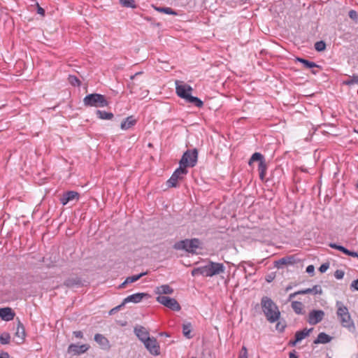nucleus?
<instances>
[{
  "label": "nucleus",
  "mask_w": 358,
  "mask_h": 358,
  "mask_svg": "<svg viewBox=\"0 0 358 358\" xmlns=\"http://www.w3.org/2000/svg\"><path fill=\"white\" fill-rule=\"evenodd\" d=\"M15 337L17 338V343H23L25 338V331L22 324H19L16 329Z\"/></svg>",
  "instance_id": "5701e85b"
},
{
  "label": "nucleus",
  "mask_w": 358,
  "mask_h": 358,
  "mask_svg": "<svg viewBox=\"0 0 358 358\" xmlns=\"http://www.w3.org/2000/svg\"><path fill=\"white\" fill-rule=\"evenodd\" d=\"M351 287L354 288L355 290H358V280H355L352 282Z\"/></svg>",
  "instance_id": "37998d69"
},
{
  "label": "nucleus",
  "mask_w": 358,
  "mask_h": 358,
  "mask_svg": "<svg viewBox=\"0 0 358 358\" xmlns=\"http://www.w3.org/2000/svg\"><path fill=\"white\" fill-rule=\"evenodd\" d=\"M94 340L102 348H107L109 345L108 339L101 334H96L94 336Z\"/></svg>",
  "instance_id": "a878e982"
},
{
  "label": "nucleus",
  "mask_w": 358,
  "mask_h": 358,
  "mask_svg": "<svg viewBox=\"0 0 358 358\" xmlns=\"http://www.w3.org/2000/svg\"><path fill=\"white\" fill-rule=\"evenodd\" d=\"M145 274H146L145 273H141L138 275H135L127 278L126 280H124V282H122L120 285L119 288H120V289L124 288L127 284L132 283V282L137 281L138 280H139L141 277H143Z\"/></svg>",
  "instance_id": "393cba45"
},
{
  "label": "nucleus",
  "mask_w": 358,
  "mask_h": 358,
  "mask_svg": "<svg viewBox=\"0 0 358 358\" xmlns=\"http://www.w3.org/2000/svg\"><path fill=\"white\" fill-rule=\"evenodd\" d=\"M197 161V151L187 150L180 159V166L186 169L187 166H194Z\"/></svg>",
  "instance_id": "6e6552de"
},
{
  "label": "nucleus",
  "mask_w": 358,
  "mask_h": 358,
  "mask_svg": "<svg viewBox=\"0 0 358 358\" xmlns=\"http://www.w3.org/2000/svg\"><path fill=\"white\" fill-rule=\"evenodd\" d=\"M315 268L313 265H309L306 268V272L308 273H313Z\"/></svg>",
  "instance_id": "79ce46f5"
},
{
  "label": "nucleus",
  "mask_w": 358,
  "mask_h": 358,
  "mask_svg": "<svg viewBox=\"0 0 358 358\" xmlns=\"http://www.w3.org/2000/svg\"><path fill=\"white\" fill-rule=\"evenodd\" d=\"M238 358H248V350L245 346L242 347L240 351Z\"/></svg>",
  "instance_id": "e433bc0d"
},
{
  "label": "nucleus",
  "mask_w": 358,
  "mask_h": 358,
  "mask_svg": "<svg viewBox=\"0 0 358 358\" xmlns=\"http://www.w3.org/2000/svg\"><path fill=\"white\" fill-rule=\"evenodd\" d=\"M137 122V120L132 115L124 119L120 125L121 129L126 131L133 127Z\"/></svg>",
  "instance_id": "a211bd4d"
},
{
  "label": "nucleus",
  "mask_w": 358,
  "mask_h": 358,
  "mask_svg": "<svg viewBox=\"0 0 358 358\" xmlns=\"http://www.w3.org/2000/svg\"><path fill=\"white\" fill-rule=\"evenodd\" d=\"M322 292V288L320 285H315L312 288H308L302 290H299L294 293L290 294L289 295L288 300L291 301L294 299L295 296L299 294H321Z\"/></svg>",
  "instance_id": "f8f14e48"
},
{
  "label": "nucleus",
  "mask_w": 358,
  "mask_h": 358,
  "mask_svg": "<svg viewBox=\"0 0 358 358\" xmlns=\"http://www.w3.org/2000/svg\"><path fill=\"white\" fill-rule=\"evenodd\" d=\"M291 307L296 314L303 315L305 314L304 305L301 301L291 300Z\"/></svg>",
  "instance_id": "412c9836"
},
{
  "label": "nucleus",
  "mask_w": 358,
  "mask_h": 358,
  "mask_svg": "<svg viewBox=\"0 0 358 358\" xmlns=\"http://www.w3.org/2000/svg\"><path fill=\"white\" fill-rule=\"evenodd\" d=\"M329 247H331V248L340 250L342 252H343L344 254H345L346 255H349V256H352V257H358L357 252L350 251L348 249L345 248L344 247H343L341 245H338L336 243H330Z\"/></svg>",
  "instance_id": "b1692460"
},
{
  "label": "nucleus",
  "mask_w": 358,
  "mask_h": 358,
  "mask_svg": "<svg viewBox=\"0 0 358 358\" xmlns=\"http://www.w3.org/2000/svg\"><path fill=\"white\" fill-rule=\"evenodd\" d=\"M150 297V296L147 293H136L126 297L123 300L122 306H124L127 303H138L142 301L143 299H148Z\"/></svg>",
  "instance_id": "ddd939ff"
},
{
  "label": "nucleus",
  "mask_w": 358,
  "mask_h": 358,
  "mask_svg": "<svg viewBox=\"0 0 358 358\" xmlns=\"http://www.w3.org/2000/svg\"><path fill=\"white\" fill-rule=\"evenodd\" d=\"M329 358H331V357H329Z\"/></svg>",
  "instance_id": "8fccbe9b"
},
{
  "label": "nucleus",
  "mask_w": 358,
  "mask_h": 358,
  "mask_svg": "<svg viewBox=\"0 0 358 358\" xmlns=\"http://www.w3.org/2000/svg\"><path fill=\"white\" fill-rule=\"evenodd\" d=\"M331 341L329 336L324 333H320L317 339L315 341V343H327Z\"/></svg>",
  "instance_id": "bb28decb"
},
{
  "label": "nucleus",
  "mask_w": 358,
  "mask_h": 358,
  "mask_svg": "<svg viewBox=\"0 0 358 358\" xmlns=\"http://www.w3.org/2000/svg\"><path fill=\"white\" fill-rule=\"evenodd\" d=\"M334 276L337 279H342L344 276V272L341 270H337L334 273Z\"/></svg>",
  "instance_id": "4c0bfd02"
},
{
  "label": "nucleus",
  "mask_w": 358,
  "mask_h": 358,
  "mask_svg": "<svg viewBox=\"0 0 358 358\" xmlns=\"http://www.w3.org/2000/svg\"><path fill=\"white\" fill-rule=\"evenodd\" d=\"M201 248V242L197 238L186 239L175 244L176 249L185 250L187 252L192 253L196 252L197 250Z\"/></svg>",
  "instance_id": "39448f33"
},
{
  "label": "nucleus",
  "mask_w": 358,
  "mask_h": 358,
  "mask_svg": "<svg viewBox=\"0 0 358 358\" xmlns=\"http://www.w3.org/2000/svg\"><path fill=\"white\" fill-rule=\"evenodd\" d=\"M225 268L221 263L210 262L204 266L194 268L192 275L196 276L201 275L205 277H212L224 272Z\"/></svg>",
  "instance_id": "f257e3e1"
},
{
  "label": "nucleus",
  "mask_w": 358,
  "mask_h": 358,
  "mask_svg": "<svg viewBox=\"0 0 358 358\" xmlns=\"http://www.w3.org/2000/svg\"><path fill=\"white\" fill-rule=\"evenodd\" d=\"M326 44L323 41H318L315 44V48L317 51H322L325 49Z\"/></svg>",
  "instance_id": "c9c22d12"
},
{
  "label": "nucleus",
  "mask_w": 358,
  "mask_h": 358,
  "mask_svg": "<svg viewBox=\"0 0 358 358\" xmlns=\"http://www.w3.org/2000/svg\"><path fill=\"white\" fill-rule=\"evenodd\" d=\"M289 358H298L295 352H292L289 353Z\"/></svg>",
  "instance_id": "de8ad7c7"
},
{
  "label": "nucleus",
  "mask_w": 358,
  "mask_h": 358,
  "mask_svg": "<svg viewBox=\"0 0 358 358\" xmlns=\"http://www.w3.org/2000/svg\"><path fill=\"white\" fill-rule=\"evenodd\" d=\"M156 300L172 310L178 311L180 310V306L175 299L169 296H157Z\"/></svg>",
  "instance_id": "1a4fd4ad"
},
{
  "label": "nucleus",
  "mask_w": 358,
  "mask_h": 358,
  "mask_svg": "<svg viewBox=\"0 0 358 358\" xmlns=\"http://www.w3.org/2000/svg\"><path fill=\"white\" fill-rule=\"evenodd\" d=\"M266 280H267L268 282H271V278H267V279H266Z\"/></svg>",
  "instance_id": "09e8293b"
},
{
  "label": "nucleus",
  "mask_w": 358,
  "mask_h": 358,
  "mask_svg": "<svg viewBox=\"0 0 358 358\" xmlns=\"http://www.w3.org/2000/svg\"><path fill=\"white\" fill-rule=\"evenodd\" d=\"M154 8L157 10L158 12H160V13H166V14H168V15H177V13L176 11H174L173 9H171V8H169V7H157V6H154Z\"/></svg>",
  "instance_id": "cd10ccee"
},
{
  "label": "nucleus",
  "mask_w": 358,
  "mask_h": 358,
  "mask_svg": "<svg viewBox=\"0 0 358 358\" xmlns=\"http://www.w3.org/2000/svg\"><path fill=\"white\" fill-rule=\"evenodd\" d=\"M289 260L287 258H282L275 262V266L278 268H280L281 266L287 264L289 263Z\"/></svg>",
  "instance_id": "f704fd0d"
},
{
  "label": "nucleus",
  "mask_w": 358,
  "mask_h": 358,
  "mask_svg": "<svg viewBox=\"0 0 358 358\" xmlns=\"http://www.w3.org/2000/svg\"><path fill=\"white\" fill-rule=\"evenodd\" d=\"M261 304L263 312L270 322H275L279 319L280 313L278 308L270 298L264 296Z\"/></svg>",
  "instance_id": "7ed1b4c3"
},
{
  "label": "nucleus",
  "mask_w": 358,
  "mask_h": 358,
  "mask_svg": "<svg viewBox=\"0 0 358 358\" xmlns=\"http://www.w3.org/2000/svg\"><path fill=\"white\" fill-rule=\"evenodd\" d=\"M83 103L86 106L96 108L106 107L108 105L105 96L99 94H91L86 96L83 99Z\"/></svg>",
  "instance_id": "20e7f679"
},
{
  "label": "nucleus",
  "mask_w": 358,
  "mask_h": 358,
  "mask_svg": "<svg viewBox=\"0 0 358 358\" xmlns=\"http://www.w3.org/2000/svg\"><path fill=\"white\" fill-rule=\"evenodd\" d=\"M134 333L143 343L150 338V334L148 331V330L145 327L141 326L135 327Z\"/></svg>",
  "instance_id": "dca6fc26"
},
{
  "label": "nucleus",
  "mask_w": 358,
  "mask_h": 358,
  "mask_svg": "<svg viewBox=\"0 0 358 358\" xmlns=\"http://www.w3.org/2000/svg\"><path fill=\"white\" fill-rule=\"evenodd\" d=\"M175 83L176 94L178 96L189 103H194L199 108L203 106V103L202 101L197 97L191 95L192 87L190 85L179 80H176Z\"/></svg>",
  "instance_id": "f03ea898"
},
{
  "label": "nucleus",
  "mask_w": 358,
  "mask_h": 358,
  "mask_svg": "<svg viewBox=\"0 0 358 358\" xmlns=\"http://www.w3.org/2000/svg\"><path fill=\"white\" fill-rule=\"evenodd\" d=\"M96 115L99 118L102 120H111L113 117V114L102 110H97Z\"/></svg>",
  "instance_id": "c85d7f7f"
},
{
  "label": "nucleus",
  "mask_w": 358,
  "mask_h": 358,
  "mask_svg": "<svg viewBox=\"0 0 358 358\" xmlns=\"http://www.w3.org/2000/svg\"><path fill=\"white\" fill-rule=\"evenodd\" d=\"M70 79H71V83L73 84H74V85H76V84L79 85V80L76 78L71 77Z\"/></svg>",
  "instance_id": "a18cd8bd"
},
{
  "label": "nucleus",
  "mask_w": 358,
  "mask_h": 358,
  "mask_svg": "<svg viewBox=\"0 0 358 358\" xmlns=\"http://www.w3.org/2000/svg\"><path fill=\"white\" fill-rule=\"evenodd\" d=\"M120 4L127 8H135L136 5L134 0H119Z\"/></svg>",
  "instance_id": "7c9ffc66"
},
{
  "label": "nucleus",
  "mask_w": 358,
  "mask_h": 358,
  "mask_svg": "<svg viewBox=\"0 0 358 358\" xmlns=\"http://www.w3.org/2000/svg\"><path fill=\"white\" fill-rule=\"evenodd\" d=\"M90 348L89 345L87 344H83V345H76V344H71L69 346L68 348V352L73 354L74 355H80L85 352L88 350Z\"/></svg>",
  "instance_id": "2eb2a0df"
},
{
  "label": "nucleus",
  "mask_w": 358,
  "mask_h": 358,
  "mask_svg": "<svg viewBox=\"0 0 358 358\" xmlns=\"http://www.w3.org/2000/svg\"><path fill=\"white\" fill-rule=\"evenodd\" d=\"M255 162H259L258 171L259 173V178L263 180L266 176L267 170V166L263 155L259 152L254 153L249 161V165L252 166Z\"/></svg>",
  "instance_id": "0eeeda50"
},
{
  "label": "nucleus",
  "mask_w": 358,
  "mask_h": 358,
  "mask_svg": "<svg viewBox=\"0 0 358 358\" xmlns=\"http://www.w3.org/2000/svg\"><path fill=\"white\" fill-rule=\"evenodd\" d=\"M73 335L78 338H82L83 337V332L80 331H74Z\"/></svg>",
  "instance_id": "a19ab883"
},
{
  "label": "nucleus",
  "mask_w": 358,
  "mask_h": 358,
  "mask_svg": "<svg viewBox=\"0 0 358 358\" xmlns=\"http://www.w3.org/2000/svg\"><path fill=\"white\" fill-rule=\"evenodd\" d=\"M187 173L186 169L180 166L167 181V185L172 187H176L178 180H180Z\"/></svg>",
  "instance_id": "9d476101"
},
{
  "label": "nucleus",
  "mask_w": 358,
  "mask_h": 358,
  "mask_svg": "<svg viewBox=\"0 0 358 358\" xmlns=\"http://www.w3.org/2000/svg\"><path fill=\"white\" fill-rule=\"evenodd\" d=\"M14 313L10 308H0V317L6 321L12 320L14 317Z\"/></svg>",
  "instance_id": "aec40b11"
},
{
  "label": "nucleus",
  "mask_w": 358,
  "mask_h": 358,
  "mask_svg": "<svg viewBox=\"0 0 358 358\" xmlns=\"http://www.w3.org/2000/svg\"><path fill=\"white\" fill-rule=\"evenodd\" d=\"M122 306H122V304L120 305V306H116L115 308H113L110 310V313L112 314L113 313H115V311L120 310Z\"/></svg>",
  "instance_id": "49530a36"
},
{
  "label": "nucleus",
  "mask_w": 358,
  "mask_h": 358,
  "mask_svg": "<svg viewBox=\"0 0 358 358\" xmlns=\"http://www.w3.org/2000/svg\"><path fill=\"white\" fill-rule=\"evenodd\" d=\"M349 16L351 19L355 20L357 17V13L355 10H350L349 13Z\"/></svg>",
  "instance_id": "ea45409f"
},
{
  "label": "nucleus",
  "mask_w": 358,
  "mask_h": 358,
  "mask_svg": "<svg viewBox=\"0 0 358 358\" xmlns=\"http://www.w3.org/2000/svg\"><path fill=\"white\" fill-rule=\"evenodd\" d=\"M148 351L154 356L160 355V346L155 337H150L143 343Z\"/></svg>",
  "instance_id": "9b49d317"
},
{
  "label": "nucleus",
  "mask_w": 358,
  "mask_h": 358,
  "mask_svg": "<svg viewBox=\"0 0 358 358\" xmlns=\"http://www.w3.org/2000/svg\"><path fill=\"white\" fill-rule=\"evenodd\" d=\"M324 316V313L321 310H314L310 312L308 321L310 324H316L321 322Z\"/></svg>",
  "instance_id": "4468645a"
},
{
  "label": "nucleus",
  "mask_w": 358,
  "mask_h": 358,
  "mask_svg": "<svg viewBox=\"0 0 358 358\" xmlns=\"http://www.w3.org/2000/svg\"><path fill=\"white\" fill-rule=\"evenodd\" d=\"M154 292L157 296H164V294H172L173 293V289L169 285H162L157 287Z\"/></svg>",
  "instance_id": "f3484780"
},
{
  "label": "nucleus",
  "mask_w": 358,
  "mask_h": 358,
  "mask_svg": "<svg viewBox=\"0 0 358 358\" xmlns=\"http://www.w3.org/2000/svg\"><path fill=\"white\" fill-rule=\"evenodd\" d=\"M78 199V194L74 191H69L62 195L60 199L61 203L64 206L73 199Z\"/></svg>",
  "instance_id": "6ab92c4d"
},
{
  "label": "nucleus",
  "mask_w": 358,
  "mask_h": 358,
  "mask_svg": "<svg viewBox=\"0 0 358 358\" xmlns=\"http://www.w3.org/2000/svg\"><path fill=\"white\" fill-rule=\"evenodd\" d=\"M313 329H305L302 331H297L295 334V341H293L292 343V345H295L296 343L300 342L303 339H304L306 336H308L310 333L311 332Z\"/></svg>",
  "instance_id": "4be33fe9"
},
{
  "label": "nucleus",
  "mask_w": 358,
  "mask_h": 358,
  "mask_svg": "<svg viewBox=\"0 0 358 358\" xmlns=\"http://www.w3.org/2000/svg\"><path fill=\"white\" fill-rule=\"evenodd\" d=\"M10 336L8 333H3L0 336V342L2 344H8L10 342Z\"/></svg>",
  "instance_id": "72a5a7b5"
},
{
  "label": "nucleus",
  "mask_w": 358,
  "mask_h": 358,
  "mask_svg": "<svg viewBox=\"0 0 358 358\" xmlns=\"http://www.w3.org/2000/svg\"><path fill=\"white\" fill-rule=\"evenodd\" d=\"M297 60L299 62H301L304 65V66L307 69H311V68L317 66V65L314 62H309L304 59L297 58Z\"/></svg>",
  "instance_id": "473e14b6"
},
{
  "label": "nucleus",
  "mask_w": 358,
  "mask_h": 358,
  "mask_svg": "<svg viewBox=\"0 0 358 358\" xmlns=\"http://www.w3.org/2000/svg\"><path fill=\"white\" fill-rule=\"evenodd\" d=\"M337 315L340 319L343 326L350 328L352 326V322L348 308L340 301L336 303Z\"/></svg>",
  "instance_id": "423d86ee"
},
{
  "label": "nucleus",
  "mask_w": 358,
  "mask_h": 358,
  "mask_svg": "<svg viewBox=\"0 0 358 358\" xmlns=\"http://www.w3.org/2000/svg\"><path fill=\"white\" fill-rule=\"evenodd\" d=\"M329 268V264H323L320 266L319 270L321 273H324L327 271V270Z\"/></svg>",
  "instance_id": "58836bf2"
},
{
  "label": "nucleus",
  "mask_w": 358,
  "mask_h": 358,
  "mask_svg": "<svg viewBox=\"0 0 358 358\" xmlns=\"http://www.w3.org/2000/svg\"><path fill=\"white\" fill-rule=\"evenodd\" d=\"M38 13L41 15H44V14H45L44 9L42 8L41 7H40L38 5Z\"/></svg>",
  "instance_id": "c03bdc74"
},
{
  "label": "nucleus",
  "mask_w": 358,
  "mask_h": 358,
  "mask_svg": "<svg viewBox=\"0 0 358 358\" xmlns=\"http://www.w3.org/2000/svg\"><path fill=\"white\" fill-rule=\"evenodd\" d=\"M80 283V280L77 277L70 278L65 282V285L68 287H73L74 285H79Z\"/></svg>",
  "instance_id": "2f4dec72"
},
{
  "label": "nucleus",
  "mask_w": 358,
  "mask_h": 358,
  "mask_svg": "<svg viewBox=\"0 0 358 358\" xmlns=\"http://www.w3.org/2000/svg\"><path fill=\"white\" fill-rule=\"evenodd\" d=\"M191 331H192L191 324L190 323L184 324L182 326L183 335L186 338H192Z\"/></svg>",
  "instance_id": "c756f323"
}]
</instances>
